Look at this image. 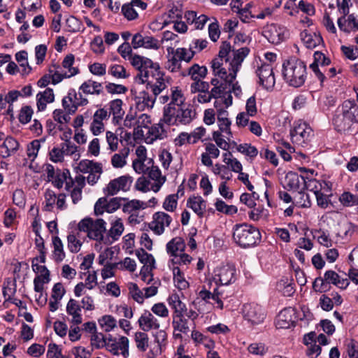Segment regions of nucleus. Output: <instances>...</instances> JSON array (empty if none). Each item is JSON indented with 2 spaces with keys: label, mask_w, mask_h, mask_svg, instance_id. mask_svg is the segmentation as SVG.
Returning a JSON list of instances; mask_svg holds the SVG:
<instances>
[{
  "label": "nucleus",
  "mask_w": 358,
  "mask_h": 358,
  "mask_svg": "<svg viewBox=\"0 0 358 358\" xmlns=\"http://www.w3.org/2000/svg\"><path fill=\"white\" fill-rule=\"evenodd\" d=\"M169 306L174 310L173 315L185 313L187 310L186 305L181 301L177 294H171L167 299Z\"/></svg>",
  "instance_id": "nucleus-37"
},
{
  "label": "nucleus",
  "mask_w": 358,
  "mask_h": 358,
  "mask_svg": "<svg viewBox=\"0 0 358 358\" xmlns=\"http://www.w3.org/2000/svg\"><path fill=\"white\" fill-rule=\"evenodd\" d=\"M306 176H301L295 172H288L285 176L286 188L289 191L303 190Z\"/></svg>",
  "instance_id": "nucleus-20"
},
{
  "label": "nucleus",
  "mask_w": 358,
  "mask_h": 358,
  "mask_svg": "<svg viewBox=\"0 0 358 358\" xmlns=\"http://www.w3.org/2000/svg\"><path fill=\"white\" fill-rule=\"evenodd\" d=\"M311 134L312 129L304 122L294 124L290 131L292 142L302 146L309 141Z\"/></svg>",
  "instance_id": "nucleus-15"
},
{
  "label": "nucleus",
  "mask_w": 358,
  "mask_h": 358,
  "mask_svg": "<svg viewBox=\"0 0 358 358\" xmlns=\"http://www.w3.org/2000/svg\"><path fill=\"white\" fill-rule=\"evenodd\" d=\"M210 83L213 86L210 91L208 90L202 93L199 92L198 94L197 100L199 103H208L210 102L213 98L221 96L220 87H217L218 78H212Z\"/></svg>",
  "instance_id": "nucleus-26"
},
{
  "label": "nucleus",
  "mask_w": 358,
  "mask_h": 358,
  "mask_svg": "<svg viewBox=\"0 0 358 358\" xmlns=\"http://www.w3.org/2000/svg\"><path fill=\"white\" fill-rule=\"evenodd\" d=\"M19 143L13 137L8 136L0 145V155L3 158H7L17 152L19 148Z\"/></svg>",
  "instance_id": "nucleus-27"
},
{
  "label": "nucleus",
  "mask_w": 358,
  "mask_h": 358,
  "mask_svg": "<svg viewBox=\"0 0 358 358\" xmlns=\"http://www.w3.org/2000/svg\"><path fill=\"white\" fill-rule=\"evenodd\" d=\"M124 231V226L120 219L115 220L108 231V235L113 241H117Z\"/></svg>",
  "instance_id": "nucleus-51"
},
{
  "label": "nucleus",
  "mask_w": 358,
  "mask_h": 358,
  "mask_svg": "<svg viewBox=\"0 0 358 358\" xmlns=\"http://www.w3.org/2000/svg\"><path fill=\"white\" fill-rule=\"evenodd\" d=\"M136 255L137 256L138 260L143 264V266H148V267H150L152 268H155V260L152 255L148 253L144 249L141 248L136 250Z\"/></svg>",
  "instance_id": "nucleus-42"
},
{
  "label": "nucleus",
  "mask_w": 358,
  "mask_h": 358,
  "mask_svg": "<svg viewBox=\"0 0 358 358\" xmlns=\"http://www.w3.org/2000/svg\"><path fill=\"white\" fill-rule=\"evenodd\" d=\"M233 238L241 248H249L257 245L262 240L259 230L250 224H236L234 228Z\"/></svg>",
  "instance_id": "nucleus-4"
},
{
  "label": "nucleus",
  "mask_w": 358,
  "mask_h": 358,
  "mask_svg": "<svg viewBox=\"0 0 358 358\" xmlns=\"http://www.w3.org/2000/svg\"><path fill=\"white\" fill-rule=\"evenodd\" d=\"M31 266L33 271L36 273H40L41 275L38 276H42L44 279H45L46 282L50 281V271L45 266L38 265V258H34L31 261Z\"/></svg>",
  "instance_id": "nucleus-52"
},
{
  "label": "nucleus",
  "mask_w": 358,
  "mask_h": 358,
  "mask_svg": "<svg viewBox=\"0 0 358 358\" xmlns=\"http://www.w3.org/2000/svg\"><path fill=\"white\" fill-rule=\"evenodd\" d=\"M236 149L239 152L244 154L250 158H255L259 153L257 148L250 143L240 144L237 146Z\"/></svg>",
  "instance_id": "nucleus-56"
},
{
  "label": "nucleus",
  "mask_w": 358,
  "mask_h": 358,
  "mask_svg": "<svg viewBox=\"0 0 358 358\" xmlns=\"http://www.w3.org/2000/svg\"><path fill=\"white\" fill-rule=\"evenodd\" d=\"M164 123L165 122L162 118L158 124L152 125L149 129L150 134L156 138H164L166 136V130L164 127Z\"/></svg>",
  "instance_id": "nucleus-53"
},
{
  "label": "nucleus",
  "mask_w": 358,
  "mask_h": 358,
  "mask_svg": "<svg viewBox=\"0 0 358 358\" xmlns=\"http://www.w3.org/2000/svg\"><path fill=\"white\" fill-rule=\"evenodd\" d=\"M68 248L73 253H77L82 245V243L78 240L76 235L71 234L67 236Z\"/></svg>",
  "instance_id": "nucleus-64"
},
{
  "label": "nucleus",
  "mask_w": 358,
  "mask_h": 358,
  "mask_svg": "<svg viewBox=\"0 0 358 358\" xmlns=\"http://www.w3.org/2000/svg\"><path fill=\"white\" fill-rule=\"evenodd\" d=\"M128 289L129 294L131 296L134 300L138 303H143L144 301V295L143 292L139 289L137 284L134 282H129L128 284Z\"/></svg>",
  "instance_id": "nucleus-54"
},
{
  "label": "nucleus",
  "mask_w": 358,
  "mask_h": 358,
  "mask_svg": "<svg viewBox=\"0 0 358 358\" xmlns=\"http://www.w3.org/2000/svg\"><path fill=\"white\" fill-rule=\"evenodd\" d=\"M131 45H157V41L150 36L143 37L138 33L133 36Z\"/></svg>",
  "instance_id": "nucleus-60"
},
{
  "label": "nucleus",
  "mask_w": 358,
  "mask_h": 358,
  "mask_svg": "<svg viewBox=\"0 0 358 358\" xmlns=\"http://www.w3.org/2000/svg\"><path fill=\"white\" fill-rule=\"evenodd\" d=\"M185 248L184 240L181 237L172 238L166 244L167 253L173 258L178 255V252H182Z\"/></svg>",
  "instance_id": "nucleus-29"
},
{
  "label": "nucleus",
  "mask_w": 358,
  "mask_h": 358,
  "mask_svg": "<svg viewBox=\"0 0 358 358\" xmlns=\"http://www.w3.org/2000/svg\"><path fill=\"white\" fill-rule=\"evenodd\" d=\"M78 169L83 173H89L92 171L102 173L101 164L88 159L81 160L78 165Z\"/></svg>",
  "instance_id": "nucleus-36"
},
{
  "label": "nucleus",
  "mask_w": 358,
  "mask_h": 358,
  "mask_svg": "<svg viewBox=\"0 0 358 358\" xmlns=\"http://www.w3.org/2000/svg\"><path fill=\"white\" fill-rule=\"evenodd\" d=\"M16 290L17 284L15 280L11 282L10 280H8L7 281L3 282L2 293L3 297L5 298L4 303L8 302L10 300H12L13 296L16 293Z\"/></svg>",
  "instance_id": "nucleus-43"
},
{
  "label": "nucleus",
  "mask_w": 358,
  "mask_h": 358,
  "mask_svg": "<svg viewBox=\"0 0 358 358\" xmlns=\"http://www.w3.org/2000/svg\"><path fill=\"white\" fill-rule=\"evenodd\" d=\"M73 96H76V90L71 89L67 96H64L62 101L63 108L69 114H73L76 112V106L73 105Z\"/></svg>",
  "instance_id": "nucleus-44"
},
{
  "label": "nucleus",
  "mask_w": 358,
  "mask_h": 358,
  "mask_svg": "<svg viewBox=\"0 0 358 358\" xmlns=\"http://www.w3.org/2000/svg\"><path fill=\"white\" fill-rule=\"evenodd\" d=\"M194 55L189 46V48H178L175 49L172 46L167 48V61L165 63V68L171 72H177L181 69V62H189Z\"/></svg>",
  "instance_id": "nucleus-5"
},
{
  "label": "nucleus",
  "mask_w": 358,
  "mask_h": 358,
  "mask_svg": "<svg viewBox=\"0 0 358 358\" xmlns=\"http://www.w3.org/2000/svg\"><path fill=\"white\" fill-rule=\"evenodd\" d=\"M187 206L193 210V211L200 217L203 216L204 210L206 205V201L201 196L190 197L187 200Z\"/></svg>",
  "instance_id": "nucleus-33"
},
{
  "label": "nucleus",
  "mask_w": 358,
  "mask_h": 358,
  "mask_svg": "<svg viewBox=\"0 0 358 358\" xmlns=\"http://www.w3.org/2000/svg\"><path fill=\"white\" fill-rule=\"evenodd\" d=\"M282 71L284 80L290 86L299 87L306 81V65L295 57H291L283 62Z\"/></svg>",
  "instance_id": "nucleus-3"
},
{
  "label": "nucleus",
  "mask_w": 358,
  "mask_h": 358,
  "mask_svg": "<svg viewBox=\"0 0 358 358\" xmlns=\"http://www.w3.org/2000/svg\"><path fill=\"white\" fill-rule=\"evenodd\" d=\"M257 64L255 73L259 78V84L266 90H272L275 83L273 67L262 60Z\"/></svg>",
  "instance_id": "nucleus-10"
},
{
  "label": "nucleus",
  "mask_w": 358,
  "mask_h": 358,
  "mask_svg": "<svg viewBox=\"0 0 358 358\" xmlns=\"http://www.w3.org/2000/svg\"><path fill=\"white\" fill-rule=\"evenodd\" d=\"M108 73L116 78H127L129 74L127 73L125 68L119 64H113L110 66Z\"/></svg>",
  "instance_id": "nucleus-59"
},
{
  "label": "nucleus",
  "mask_w": 358,
  "mask_h": 358,
  "mask_svg": "<svg viewBox=\"0 0 358 358\" xmlns=\"http://www.w3.org/2000/svg\"><path fill=\"white\" fill-rule=\"evenodd\" d=\"M132 182V177L128 175L122 176L110 180L103 188V193L106 196H114L120 191L127 192L129 190Z\"/></svg>",
  "instance_id": "nucleus-13"
},
{
  "label": "nucleus",
  "mask_w": 358,
  "mask_h": 358,
  "mask_svg": "<svg viewBox=\"0 0 358 358\" xmlns=\"http://www.w3.org/2000/svg\"><path fill=\"white\" fill-rule=\"evenodd\" d=\"M172 222L171 217L164 212H157L153 214L152 221L149 223V228L157 235L164 232L165 227H169Z\"/></svg>",
  "instance_id": "nucleus-16"
},
{
  "label": "nucleus",
  "mask_w": 358,
  "mask_h": 358,
  "mask_svg": "<svg viewBox=\"0 0 358 358\" xmlns=\"http://www.w3.org/2000/svg\"><path fill=\"white\" fill-rule=\"evenodd\" d=\"M140 329L143 331L158 329L160 327L159 320L148 310H145L138 320Z\"/></svg>",
  "instance_id": "nucleus-19"
},
{
  "label": "nucleus",
  "mask_w": 358,
  "mask_h": 358,
  "mask_svg": "<svg viewBox=\"0 0 358 358\" xmlns=\"http://www.w3.org/2000/svg\"><path fill=\"white\" fill-rule=\"evenodd\" d=\"M241 314L245 321L251 326L262 324L266 317V311L260 304L255 302L244 303Z\"/></svg>",
  "instance_id": "nucleus-8"
},
{
  "label": "nucleus",
  "mask_w": 358,
  "mask_h": 358,
  "mask_svg": "<svg viewBox=\"0 0 358 358\" xmlns=\"http://www.w3.org/2000/svg\"><path fill=\"white\" fill-rule=\"evenodd\" d=\"M55 101V94L53 90L46 88L43 92H39L36 94V106L38 111L45 110L47 104L52 103Z\"/></svg>",
  "instance_id": "nucleus-25"
},
{
  "label": "nucleus",
  "mask_w": 358,
  "mask_h": 358,
  "mask_svg": "<svg viewBox=\"0 0 358 358\" xmlns=\"http://www.w3.org/2000/svg\"><path fill=\"white\" fill-rule=\"evenodd\" d=\"M127 202L122 204V211L126 213H131L139 209H145L148 207L145 202L137 199L131 201H126Z\"/></svg>",
  "instance_id": "nucleus-41"
},
{
  "label": "nucleus",
  "mask_w": 358,
  "mask_h": 358,
  "mask_svg": "<svg viewBox=\"0 0 358 358\" xmlns=\"http://www.w3.org/2000/svg\"><path fill=\"white\" fill-rule=\"evenodd\" d=\"M296 320V310L291 307L286 308L280 312L277 319V325L280 328L287 329L294 326Z\"/></svg>",
  "instance_id": "nucleus-17"
},
{
  "label": "nucleus",
  "mask_w": 358,
  "mask_h": 358,
  "mask_svg": "<svg viewBox=\"0 0 358 358\" xmlns=\"http://www.w3.org/2000/svg\"><path fill=\"white\" fill-rule=\"evenodd\" d=\"M172 326L175 331L187 334L189 331V322L185 317V313L173 315Z\"/></svg>",
  "instance_id": "nucleus-32"
},
{
  "label": "nucleus",
  "mask_w": 358,
  "mask_h": 358,
  "mask_svg": "<svg viewBox=\"0 0 358 358\" xmlns=\"http://www.w3.org/2000/svg\"><path fill=\"white\" fill-rule=\"evenodd\" d=\"M146 173L148 175L149 180L154 182L151 185V189L153 192H157L166 181V177L162 176L160 169L157 166L152 165Z\"/></svg>",
  "instance_id": "nucleus-23"
},
{
  "label": "nucleus",
  "mask_w": 358,
  "mask_h": 358,
  "mask_svg": "<svg viewBox=\"0 0 358 358\" xmlns=\"http://www.w3.org/2000/svg\"><path fill=\"white\" fill-rule=\"evenodd\" d=\"M70 178V171L68 169L56 170V174L53 180H51L52 184L57 188L61 189L63 187L64 181Z\"/></svg>",
  "instance_id": "nucleus-45"
},
{
  "label": "nucleus",
  "mask_w": 358,
  "mask_h": 358,
  "mask_svg": "<svg viewBox=\"0 0 358 358\" xmlns=\"http://www.w3.org/2000/svg\"><path fill=\"white\" fill-rule=\"evenodd\" d=\"M323 279L326 287L327 284H333L341 289H345L350 284L349 279L341 278L336 272L332 270L327 271Z\"/></svg>",
  "instance_id": "nucleus-22"
},
{
  "label": "nucleus",
  "mask_w": 358,
  "mask_h": 358,
  "mask_svg": "<svg viewBox=\"0 0 358 358\" xmlns=\"http://www.w3.org/2000/svg\"><path fill=\"white\" fill-rule=\"evenodd\" d=\"M172 271L176 286L180 289H184L188 287L189 283L185 280L184 274L181 271L180 268L178 266H173Z\"/></svg>",
  "instance_id": "nucleus-46"
},
{
  "label": "nucleus",
  "mask_w": 358,
  "mask_h": 358,
  "mask_svg": "<svg viewBox=\"0 0 358 358\" xmlns=\"http://www.w3.org/2000/svg\"><path fill=\"white\" fill-rule=\"evenodd\" d=\"M134 67L138 71L135 78L136 82L146 84L147 90V92L141 93L140 99H142V103H138V108L142 110H144L145 107L152 108L157 96L167 87L171 78L161 70L158 63L152 60H145L142 63V59L136 57Z\"/></svg>",
  "instance_id": "nucleus-1"
},
{
  "label": "nucleus",
  "mask_w": 358,
  "mask_h": 358,
  "mask_svg": "<svg viewBox=\"0 0 358 358\" xmlns=\"http://www.w3.org/2000/svg\"><path fill=\"white\" fill-rule=\"evenodd\" d=\"M123 101L120 99L110 101L108 104V114L113 115V122L117 124L122 120L124 111L122 108Z\"/></svg>",
  "instance_id": "nucleus-21"
},
{
  "label": "nucleus",
  "mask_w": 358,
  "mask_h": 358,
  "mask_svg": "<svg viewBox=\"0 0 358 358\" xmlns=\"http://www.w3.org/2000/svg\"><path fill=\"white\" fill-rule=\"evenodd\" d=\"M207 72L208 70L205 66H199L195 64L188 69L187 73H182V76L188 75L193 82H199L202 81L206 76Z\"/></svg>",
  "instance_id": "nucleus-30"
},
{
  "label": "nucleus",
  "mask_w": 358,
  "mask_h": 358,
  "mask_svg": "<svg viewBox=\"0 0 358 358\" xmlns=\"http://www.w3.org/2000/svg\"><path fill=\"white\" fill-rule=\"evenodd\" d=\"M129 341L128 338L125 336H120L118 340L116 339L114 343H110L106 345V350L112 353L113 355H119L120 350L124 357H127L129 355Z\"/></svg>",
  "instance_id": "nucleus-18"
},
{
  "label": "nucleus",
  "mask_w": 358,
  "mask_h": 358,
  "mask_svg": "<svg viewBox=\"0 0 358 358\" xmlns=\"http://www.w3.org/2000/svg\"><path fill=\"white\" fill-rule=\"evenodd\" d=\"M301 39L306 45H320L323 43L322 36L316 33H309L307 30L301 32Z\"/></svg>",
  "instance_id": "nucleus-40"
},
{
  "label": "nucleus",
  "mask_w": 358,
  "mask_h": 358,
  "mask_svg": "<svg viewBox=\"0 0 358 358\" xmlns=\"http://www.w3.org/2000/svg\"><path fill=\"white\" fill-rule=\"evenodd\" d=\"M79 91L85 94L99 95L103 92L102 85L92 80H88L80 86Z\"/></svg>",
  "instance_id": "nucleus-31"
},
{
  "label": "nucleus",
  "mask_w": 358,
  "mask_h": 358,
  "mask_svg": "<svg viewBox=\"0 0 358 358\" xmlns=\"http://www.w3.org/2000/svg\"><path fill=\"white\" fill-rule=\"evenodd\" d=\"M106 222L103 219L86 217L80 220L78 224L80 231L87 232L90 239L101 241L103 240V234L106 231Z\"/></svg>",
  "instance_id": "nucleus-7"
},
{
  "label": "nucleus",
  "mask_w": 358,
  "mask_h": 358,
  "mask_svg": "<svg viewBox=\"0 0 358 358\" xmlns=\"http://www.w3.org/2000/svg\"><path fill=\"white\" fill-rule=\"evenodd\" d=\"M233 46H222L219 52L218 57L211 62V68L218 79L226 78L229 75L226 67H223L224 62L230 72L239 69L242 62L250 53L248 47H242L238 50L232 49Z\"/></svg>",
  "instance_id": "nucleus-2"
},
{
  "label": "nucleus",
  "mask_w": 358,
  "mask_h": 358,
  "mask_svg": "<svg viewBox=\"0 0 358 358\" xmlns=\"http://www.w3.org/2000/svg\"><path fill=\"white\" fill-rule=\"evenodd\" d=\"M52 245L54 248L53 250V259L56 262H62L66 257V255L64 250V245L62 240L58 236L52 237Z\"/></svg>",
  "instance_id": "nucleus-38"
},
{
  "label": "nucleus",
  "mask_w": 358,
  "mask_h": 358,
  "mask_svg": "<svg viewBox=\"0 0 358 358\" xmlns=\"http://www.w3.org/2000/svg\"><path fill=\"white\" fill-rule=\"evenodd\" d=\"M248 352L255 355L263 356L265 355L268 348L262 343H253L248 347Z\"/></svg>",
  "instance_id": "nucleus-61"
},
{
  "label": "nucleus",
  "mask_w": 358,
  "mask_h": 358,
  "mask_svg": "<svg viewBox=\"0 0 358 358\" xmlns=\"http://www.w3.org/2000/svg\"><path fill=\"white\" fill-rule=\"evenodd\" d=\"M341 112L350 126L354 123H358V106L354 102L345 101L342 104Z\"/></svg>",
  "instance_id": "nucleus-24"
},
{
  "label": "nucleus",
  "mask_w": 358,
  "mask_h": 358,
  "mask_svg": "<svg viewBox=\"0 0 358 358\" xmlns=\"http://www.w3.org/2000/svg\"><path fill=\"white\" fill-rule=\"evenodd\" d=\"M340 202L346 207L358 206V195L350 192H344L339 198Z\"/></svg>",
  "instance_id": "nucleus-49"
},
{
  "label": "nucleus",
  "mask_w": 358,
  "mask_h": 358,
  "mask_svg": "<svg viewBox=\"0 0 358 358\" xmlns=\"http://www.w3.org/2000/svg\"><path fill=\"white\" fill-rule=\"evenodd\" d=\"M171 102L164 106L163 110V115H164L165 118L168 122L171 121V117L173 113L176 110V108H177V107H180L181 106L186 104L185 103V98L181 90H180L178 87H171Z\"/></svg>",
  "instance_id": "nucleus-14"
},
{
  "label": "nucleus",
  "mask_w": 358,
  "mask_h": 358,
  "mask_svg": "<svg viewBox=\"0 0 358 358\" xmlns=\"http://www.w3.org/2000/svg\"><path fill=\"white\" fill-rule=\"evenodd\" d=\"M178 203V195L177 194H169L168 195L164 203L163 208L169 212H173L177 207Z\"/></svg>",
  "instance_id": "nucleus-62"
},
{
  "label": "nucleus",
  "mask_w": 358,
  "mask_h": 358,
  "mask_svg": "<svg viewBox=\"0 0 358 358\" xmlns=\"http://www.w3.org/2000/svg\"><path fill=\"white\" fill-rule=\"evenodd\" d=\"M91 344L96 349L106 348L105 336L102 333L94 332L91 336Z\"/></svg>",
  "instance_id": "nucleus-63"
},
{
  "label": "nucleus",
  "mask_w": 358,
  "mask_h": 358,
  "mask_svg": "<svg viewBox=\"0 0 358 358\" xmlns=\"http://www.w3.org/2000/svg\"><path fill=\"white\" fill-rule=\"evenodd\" d=\"M333 124L338 132L348 131L351 127L342 112L338 113V110H336V114L334 116Z\"/></svg>",
  "instance_id": "nucleus-39"
},
{
  "label": "nucleus",
  "mask_w": 358,
  "mask_h": 358,
  "mask_svg": "<svg viewBox=\"0 0 358 358\" xmlns=\"http://www.w3.org/2000/svg\"><path fill=\"white\" fill-rule=\"evenodd\" d=\"M129 148L124 147L118 153L114 154L111 157L112 166L116 169L124 167L127 164V158L129 155Z\"/></svg>",
  "instance_id": "nucleus-35"
},
{
  "label": "nucleus",
  "mask_w": 358,
  "mask_h": 358,
  "mask_svg": "<svg viewBox=\"0 0 358 358\" xmlns=\"http://www.w3.org/2000/svg\"><path fill=\"white\" fill-rule=\"evenodd\" d=\"M45 205L44 209L46 211H52L56 203L57 196L54 191L48 189L45 192Z\"/></svg>",
  "instance_id": "nucleus-58"
},
{
  "label": "nucleus",
  "mask_w": 358,
  "mask_h": 358,
  "mask_svg": "<svg viewBox=\"0 0 358 358\" xmlns=\"http://www.w3.org/2000/svg\"><path fill=\"white\" fill-rule=\"evenodd\" d=\"M15 59L20 63V66L23 68L22 73H29L31 70V68L29 66L28 64L27 52L24 50L17 52L15 54Z\"/></svg>",
  "instance_id": "nucleus-55"
},
{
  "label": "nucleus",
  "mask_w": 358,
  "mask_h": 358,
  "mask_svg": "<svg viewBox=\"0 0 358 358\" xmlns=\"http://www.w3.org/2000/svg\"><path fill=\"white\" fill-rule=\"evenodd\" d=\"M127 201V198L114 197L108 201L106 196L99 198L94 204V211L96 216L102 215L104 212L113 213L122 206V201Z\"/></svg>",
  "instance_id": "nucleus-11"
},
{
  "label": "nucleus",
  "mask_w": 358,
  "mask_h": 358,
  "mask_svg": "<svg viewBox=\"0 0 358 358\" xmlns=\"http://www.w3.org/2000/svg\"><path fill=\"white\" fill-rule=\"evenodd\" d=\"M81 307L78 301L75 299H71L66 305V313L72 316L71 322L74 324H80L82 323V316L80 314Z\"/></svg>",
  "instance_id": "nucleus-28"
},
{
  "label": "nucleus",
  "mask_w": 358,
  "mask_h": 358,
  "mask_svg": "<svg viewBox=\"0 0 358 358\" xmlns=\"http://www.w3.org/2000/svg\"><path fill=\"white\" fill-rule=\"evenodd\" d=\"M134 340L138 350L145 352L148 348L149 337L145 331H138L134 335Z\"/></svg>",
  "instance_id": "nucleus-48"
},
{
  "label": "nucleus",
  "mask_w": 358,
  "mask_h": 358,
  "mask_svg": "<svg viewBox=\"0 0 358 358\" xmlns=\"http://www.w3.org/2000/svg\"><path fill=\"white\" fill-rule=\"evenodd\" d=\"M306 180L303 185V190L307 189L313 192L315 194H318L327 186L325 181H319L316 179L306 176Z\"/></svg>",
  "instance_id": "nucleus-34"
},
{
  "label": "nucleus",
  "mask_w": 358,
  "mask_h": 358,
  "mask_svg": "<svg viewBox=\"0 0 358 358\" xmlns=\"http://www.w3.org/2000/svg\"><path fill=\"white\" fill-rule=\"evenodd\" d=\"M117 52L121 55V56L124 59H127L130 60L131 64L134 66V61L136 57H139L142 59V63L145 62V60H151L147 57L140 56L138 55H132V49L131 46H118Z\"/></svg>",
  "instance_id": "nucleus-47"
},
{
  "label": "nucleus",
  "mask_w": 358,
  "mask_h": 358,
  "mask_svg": "<svg viewBox=\"0 0 358 358\" xmlns=\"http://www.w3.org/2000/svg\"><path fill=\"white\" fill-rule=\"evenodd\" d=\"M99 324L106 332H109L116 327L117 322L113 316L106 315L99 320Z\"/></svg>",
  "instance_id": "nucleus-50"
},
{
  "label": "nucleus",
  "mask_w": 358,
  "mask_h": 358,
  "mask_svg": "<svg viewBox=\"0 0 358 358\" xmlns=\"http://www.w3.org/2000/svg\"><path fill=\"white\" fill-rule=\"evenodd\" d=\"M176 110L173 113L171 117V120L170 122H168L164 115H163L162 120L169 126L173 124L187 125L190 124L192 120L196 118V110L191 104L187 103L180 107H177Z\"/></svg>",
  "instance_id": "nucleus-9"
},
{
  "label": "nucleus",
  "mask_w": 358,
  "mask_h": 358,
  "mask_svg": "<svg viewBox=\"0 0 358 358\" xmlns=\"http://www.w3.org/2000/svg\"><path fill=\"white\" fill-rule=\"evenodd\" d=\"M238 22L236 20H227L222 29V34H226L228 39H231L234 36V30L237 27Z\"/></svg>",
  "instance_id": "nucleus-57"
},
{
  "label": "nucleus",
  "mask_w": 358,
  "mask_h": 358,
  "mask_svg": "<svg viewBox=\"0 0 358 358\" xmlns=\"http://www.w3.org/2000/svg\"><path fill=\"white\" fill-rule=\"evenodd\" d=\"M236 270L232 264H227L214 271L213 281L217 285H228L235 282Z\"/></svg>",
  "instance_id": "nucleus-12"
},
{
  "label": "nucleus",
  "mask_w": 358,
  "mask_h": 358,
  "mask_svg": "<svg viewBox=\"0 0 358 358\" xmlns=\"http://www.w3.org/2000/svg\"><path fill=\"white\" fill-rule=\"evenodd\" d=\"M239 69L229 72L226 78L218 79L217 87L220 86V95L224 98V107L228 108L232 104L231 92L236 96L241 94V88L238 82L234 83L236 73Z\"/></svg>",
  "instance_id": "nucleus-6"
}]
</instances>
